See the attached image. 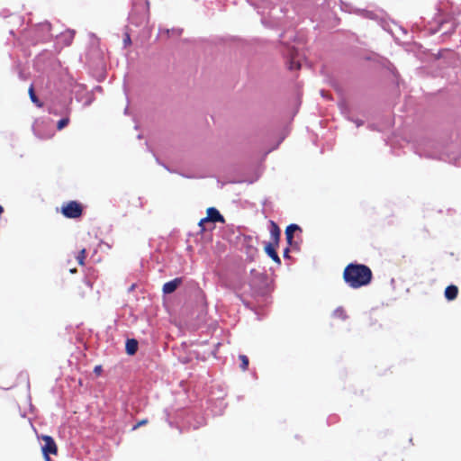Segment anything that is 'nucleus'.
I'll list each match as a JSON object with an SVG mask.
<instances>
[{
  "label": "nucleus",
  "mask_w": 461,
  "mask_h": 461,
  "mask_svg": "<svg viewBox=\"0 0 461 461\" xmlns=\"http://www.w3.org/2000/svg\"><path fill=\"white\" fill-rule=\"evenodd\" d=\"M373 278V273L369 267L350 263L343 271V279L345 283L353 289H357L369 285Z\"/></svg>",
  "instance_id": "obj_1"
},
{
  "label": "nucleus",
  "mask_w": 461,
  "mask_h": 461,
  "mask_svg": "<svg viewBox=\"0 0 461 461\" xmlns=\"http://www.w3.org/2000/svg\"><path fill=\"white\" fill-rule=\"evenodd\" d=\"M61 212L66 218L77 219L81 217L83 207L78 202L70 201L62 204Z\"/></svg>",
  "instance_id": "obj_2"
},
{
  "label": "nucleus",
  "mask_w": 461,
  "mask_h": 461,
  "mask_svg": "<svg viewBox=\"0 0 461 461\" xmlns=\"http://www.w3.org/2000/svg\"><path fill=\"white\" fill-rule=\"evenodd\" d=\"M41 438L45 443L41 447L45 461H50V455H57L58 447L52 437L48 435H42Z\"/></svg>",
  "instance_id": "obj_3"
},
{
  "label": "nucleus",
  "mask_w": 461,
  "mask_h": 461,
  "mask_svg": "<svg viewBox=\"0 0 461 461\" xmlns=\"http://www.w3.org/2000/svg\"><path fill=\"white\" fill-rule=\"evenodd\" d=\"M210 221L223 222L224 218L217 209L210 207L207 209V216L200 220L199 226L202 228V230H204V224Z\"/></svg>",
  "instance_id": "obj_4"
},
{
  "label": "nucleus",
  "mask_w": 461,
  "mask_h": 461,
  "mask_svg": "<svg viewBox=\"0 0 461 461\" xmlns=\"http://www.w3.org/2000/svg\"><path fill=\"white\" fill-rule=\"evenodd\" d=\"M269 232L271 241L269 243H273L276 245H279L280 237H281V230L278 225L274 221H269Z\"/></svg>",
  "instance_id": "obj_5"
},
{
  "label": "nucleus",
  "mask_w": 461,
  "mask_h": 461,
  "mask_svg": "<svg viewBox=\"0 0 461 461\" xmlns=\"http://www.w3.org/2000/svg\"><path fill=\"white\" fill-rule=\"evenodd\" d=\"M182 284V278H175L169 282H167L163 285V292L165 294H172L176 288Z\"/></svg>",
  "instance_id": "obj_6"
},
{
  "label": "nucleus",
  "mask_w": 461,
  "mask_h": 461,
  "mask_svg": "<svg viewBox=\"0 0 461 461\" xmlns=\"http://www.w3.org/2000/svg\"><path fill=\"white\" fill-rule=\"evenodd\" d=\"M278 247V245L273 244V243H267L265 246V251L266 253L277 264H281V260L279 256L276 253V249Z\"/></svg>",
  "instance_id": "obj_7"
},
{
  "label": "nucleus",
  "mask_w": 461,
  "mask_h": 461,
  "mask_svg": "<svg viewBox=\"0 0 461 461\" xmlns=\"http://www.w3.org/2000/svg\"><path fill=\"white\" fill-rule=\"evenodd\" d=\"M302 231V229L297 224H290L285 229V238L288 245L293 244L294 234L295 231Z\"/></svg>",
  "instance_id": "obj_8"
},
{
  "label": "nucleus",
  "mask_w": 461,
  "mask_h": 461,
  "mask_svg": "<svg viewBox=\"0 0 461 461\" xmlns=\"http://www.w3.org/2000/svg\"><path fill=\"white\" fill-rule=\"evenodd\" d=\"M458 288L456 285H450L445 289V297L448 301H453L457 297Z\"/></svg>",
  "instance_id": "obj_9"
},
{
  "label": "nucleus",
  "mask_w": 461,
  "mask_h": 461,
  "mask_svg": "<svg viewBox=\"0 0 461 461\" xmlns=\"http://www.w3.org/2000/svg\"><path fill=\"white\" fill-rule=\"evenodd\" d=\"M138 350V341L134 339H129L126 341V352L128 355H134Z\"/></svg>",
  "instance_id": "obj_10"
},
{
  "label": "nucleus",
  "mask_w": 461,
  "mask_h": 461,
  "mask_svg": "<svg viewBox=\"0 0 461 461\" xmlns=\"http://www.w3.org/2000/svg\"><path fill=\"white\" fill-rule=\"evenodd\" d=\"M290 56L289 69H299L301 68V64L299 60L296 59V54L294 53V50H291Z\"/></svg>",
  "instance_id": "obj_11"
},
{
  "label": "nucleus",
  "mask_w": 461,
  "mask_h": 461,
  "mask_svg": "<svg viewBox=\"0 0 461 461\" xmlns=\"http://www.w3.org/2000/svg\"><path fill=\"white\" fill-rule=\"evenodd\" d=\"M28 92H29V95H30V98H31L32 102L33 104H35L38 107H42L43 104L36 96L35 92H34V87H33L32 85L29 87V91Z\"/></svg>",
  "instance_id": "obj_12"
},
{
  "label": "nucleus",
  "mask_w": 461,
  "mask_h": 461,
  "mask_svg": "<svg viewBox=\"0 0 461 461\" xmlns=\"http://www.w3.org/2000/svg\"><path fill=\"white\" fill-rule=\"evenodd\" d=\"M332 315H333V317H335L337 319H340L342 321H344V320H346L348 318L347 312H346V311L342 307L337 308L333 312Z\"/></svg>",
  "instance_id": "obj_13"
},
{
  "label": "nucleus",
  "mask_w": 461,
  "mask_h": 461,
  "mask_svg": "<svg viewBox=\"0 0 461 461\" xmlns=\"http://www.w3.org/2000/svg\"><path fill=\"white\" fill-rule=\"evenodd\" d=\"M142 7V20L148 21L149 16V2L148 0H145V3L143 4Z\"/></svg>",
  "instance_id": "obj_14"
},
{
  "label": "nucleus",
  "mask_w": 461,
  "mask_h": 461,
  "mask_svg": "<svg viewBox=\"0 0 461 461\" xmlns=\"http://www.w3.org/2000/svg\"><path fill=\"white\" fill-rule=\"evenodd\" d=\"M86 258V249H82L78 255L77 256V260L79 265L84 266L85 265V259Z\"/></svg>",
  "instance_id": "obj_15"
},
{
  "label": "nucleus",
  "mask_w": 461,
  "mask_h": 461,
  "mask_svg": "<svg viewBox=\"0 0 461 461\" xmlns=\"http://www.w3.org/2000/svg\"><path fill=\"white\" fill-rule=\"evenodd\" d=\"M241 364H240V368L243 370V371H246L248 369V366H249V358L247 356L245 355H240L239 357Z\"/></svg>",
  "instance_id": "obj_16"
},
{
  "label": "nucleus",
  "mask_w": 461,
  "mask_h": 461,
  "mask_svg": "<svg viewBox=\"0 0 461 461\" xmlns=\"http://www.w3.org/2000/svg\"><path fill=\"white\" fill-rule=\"evenodd\" d=\"M69 122V118L66 117V118H62L61 120H59L58 122V124H57V128L59 131L62 130L63 128H65Z\"/></svg>",
  "instance_id": "obj_17"
},
{
  "label": "nucleus",
  "mask_w": 461,
  "mask_h": 461,
  "mask_svg": "<svg viewBox=\"0 0 461 461\" xmlns=\"http://www.w3.org/2000/svg\"><path fill=\"white\" fill-rule=\"evenodd\" d=\"M148 423V420L147 419H143L140 421L137 422V424H135L132 428V429H137L138 428L141 427V426H144Z\"/></svg>",
  "instance_id": "obj_18"
},
{
  "label": "nucleus",
  "mask_w": 461,
  "mask_h": 461,
  "mask_svg": "<svg viewBox=\"0 0 461 461\" xmlns=\"http://www.w3.org/2000/svg\"><path fill=\"white\" fill-rule=\"evenodd\" d=\"M94 372L96 374V375H100L101 372H102V366H96L94 369Z\"/></svg>",
  "instance_id": "obj_19"
},
{
  "label": "nucleus",
  "mask_w": 461,
  "mask_h": 461,
  "mask_svg": "<svg viewBox=\"0 0 461 461\" xmlns=\"http://www.w3.org/2000/svg\"><path fill=\"white\" fill-rule=\"evenodd\" d=\"M289 248H286L285 250H284V257L285 258H289Z\"/></svg>",
  "instance_id": "obj_20"
},
{
  "label": "nucleus",
  "mask_w": 461,
  "mask_h": 461,
  "mask_svg": "<svg viewBox=\"0 0 461 461\" xmlns=\"http://www.w3.org/2000/svg\"><path fill=\"white\" fill-rule=\"evenodd\" d=\"M124 42L125 43H130L131 42V39H130L129 35H127V38L124 40Z\"/></svg>",
  "instance_id": "obj_21"
},
{
  "label": "nucleus",
  "mask_w": 461,
  "mask_h": 461,
  "mask_svg": "<svg viewBox=\"0 0 461 461\" xmlns=\"http://www.w3.org/2000/svg\"><path fill=\"white\" fill-rule=\"evenodd\" d=\"M3 212H4V208H3V206L0 205V215L3 213Z\"/></svg>",
  "instance_id": "obj_22"
},
{
  "label": "nucleus",
  "mask_w": 461,
  "mask_h": 461,
  "mask_svg": "<svg viewBox=\"0 0 461 461\" xmlns=\"http://www.w3.org/2000/svg\"><path fill=\"white\" fill-rule=\"evenodd\" d=\"M86 284L87 286L91 287V285H90V283L88 281H86Z\"/></svg>",
  "instance_id": "obj_23"
}]
</instances>
